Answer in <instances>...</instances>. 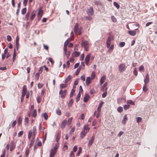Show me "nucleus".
<instances>
[{
	"label": "nucleus",
	"mask_w": 157,
	"mask_h": 157,
	"mask_svg": "<svg viewBox=\"0 0 157 157\" xmlns=\"http://www.w3.org/2000/svg\"><path fill=\"white\" fill-rule=\"evenodd\" d=\"M125 45V43L124 42H121L119 43V46L121 47H124Z\"/></svg>",
	"instance_id": "obj_50"
},
{
	"label": "nucleus",
	"mask_w": 157,
	"mask_h": 157,
	"mask_svg": "<svg viewBox=\"0 0 157 157\" xmlns=\"http://www.w3.org/2000/svg\"><path fill=\"white\" fill-rule=\"evenodd\" d=\"M117 110L118 112L120 113L123 110L122 107L121 106H119L118 107L117 109Z\"/></svg>",
	"instance_id": "obj_41"
},
{
	"label": "nucleus",
	"mask_w": 157,
	"mask_h": 157,
	"mask_svg": "<svg viewBox=\"0 0 157 157\" xmlns=\"http://www.w3.org/2000/svg\"><path fill=\"white\" fill-rule=\"evenodd\" d=\"M149 75L148 74H147L145 76V78L144 79V84H147L149 82Z\"/></svg>",
	"instance_id": "obj_8"
},
{
	"label": "nucleus",
	"mask_w": 157,
	"mask_h": 157,
	"mask_svg": "<svg viewBox=\"0 0 157 157\" xmlns=\"http://www.w3.org/2000/svg\"><path fill=\"white\" fill-rule=\"evenodd\" d=\"M82 151V149L81 147H80L78 148V150L76 154L77 156H79L81 152Z\"/></svg>",
	"instance_id": "obj_35"
},
{
	"label": "nucleus",
	"mask_w": 157,
	"mask_h": 157,
	"mask_svg": "<svg viewBox=\"0 0 157 157\" xmlns=\"http://www.w3.org/2000/svg\"><path fill=\"white\" fill-rule=\"evenodd\" d=\"M34 139H32L30 142V144H29V147H30L32 146L33 145L34 143Z\"/></svg>",
	"instance_id": "obj_53"
},
{
	"label": "nucleus",
	"mask_w": 157,
	"mask_h": 157,
	"mask_svg": "<svg viewBox=\"0 0 157 157\" xmlns=\"http://www.w3.org/2000/svg\"><path fill=\"white\" fill-rule=\"evenodd\" d=\"M50 157H53L55 155L56 151L54 150V149H52L50 151Z\"/></svg>",
	"instance_id": "obj_11"
},
{
	"label": "nucleus",
	"mask_w": 157,
	"mask_h": 157,
	"mask_svg": "<svg viewBox=\"0 0 157 157\" xmlns=\"http://www.w3.org/2000/svg\"><path fill=\"white\" fill-rule=\"evenodd\" d=\"M79 30V29H78V23H76L75 25V26L74 28V31L75 33L76 34H77L78 32V31Z\"/></svg>",
	"instance_id": "obj_14"
},
{
	"label": "nucleus",
	"mask_w": 157,
	"mask_h": 157,
	"mask_svg": "<svg viewBox=\"0 0 157 157\" xmlns=\"http://www.w3.org/2000/svg\"><path fill=\"white\" fill-rule=\"evenodd\" d=\"M23 134V131H20L18 134V136L19 137H20Z\"/></svg>",
	"instance_id": "obj_57"
},
{
	"label": "nucleus",
	"mask_w": 157,
	"mask_h": 157,
	"mask_svg": "<svg viewBox=\"0 0 157 157\" xmlns=\"http://www.w3.org/2000/svg\"><path fill=\"white\" fill-rule=\"evenodd\" d=\"M32 134V132L31 130H30L29 131V134L28 135V138L29 139H30L31 138Z\"/></svg>",
	"instance_id": "obj_40"
},
{
	"label": "nucleus",
	"mask_w": 157,
	"mask_h": 157,
	"mask_svg": "<svg viewBox=\"0 0 157 157\" xmlns=\"http://www.w3.org/2000/svg\"><path fill=\"white\" fill-rule=\"evenodd\" d=\"M67 86V85H66L65 84H61L60 86V89H62L63 88H65Z\"/></svg>",
	"instance_id": "obj_49"
},
{
	"label": "nucleus",
	"mask_w": 157,
	"mask_h": 157,
	"mask_svg": "<svg viewBox=\"0 0 157 157\" xmlns=\"http://www.w3.org/2000/svg\"><path fill=\"white\" fill-rule=\"evenodd\" d=\"M61 132H58L57 133L56 137V141L57 142V143L58 142L59 140L60 136H61Z\"/></svg>",
	"instance_id": "obj_22"
},
{
	"label": "nucleus",
	"mask_w": 157,
	"mask_h": 157,
	"mask_svg": "<svg viewBox=\"0 0 157 157\" xmlns=\"http://www.w3.org/2000/svg\"><path fill=\"white\" fill-rule=\"evenodd\" d=\"M113 5L117 9H119L120 8V5L117 2H113Z\"/></svg>",
	"instance_id": "obj_32"
},
{
	"label": "nucleus",
	"mask_w": 157,
	"mask_h": 157,
	"mask_svg": "<svg viewBox=\"0 0 157 157\" xmlns=\"http://www.w3.org/2000/svg\"><path fill=\"white\" fill-rule=\"evenodd\" d=\"M143 90L145 92H146L147 90V86L146 85V84H144V85L143 86Z\"/></svg>",
	"instance_id": "obj_44"
},
{
	"label": "nucleus",
	"mask_w": 157,
	"mask_h": 157,
	"mask_svg": "<svg viewBox=\"0 0 157 157\" xmlns=\"http://www.w3.org/2000/svg\"><path fill=\"white\" fill-rule=\"evenodd\" d=\"M92 80V79H91V78L90 77H87L86 81V86L89 85L91 82V80Z\"/></svg>",
	"instance_id": "obj_10"
},
{
	"label": "nucleus",
	"mask_w": 157,
	"mask_h": 157,
	"mask_svg": "<svg viewBox=\"0 0 157 157\" xmlns=\"http://www.w3.org/2000/svg\"><path fill=\"white\" fill-rule=\"evenodd\" d=\"M26 11V8H23L21 11V13L22 14L24 15Z\"/></svg>",
	"instance_id": "obj_38"
},
{
	"label": "nucleus",
	"mask_w": 157,
	"mask_h": 157,
	"mask_svg": "<svg viewBox=\"0 0 157 157\" xmlns=\"http://www.w3.org/2000/svg\"><path fill=\"white\" fill-rule=\"evenodd\" d=\"M41 97H40V96H39L37 99V102L38 103H40V101H41Z\"/></svg>",
	"instance_id": "obj_61"
},
{
	"label": "nucleus",
	"mask_w": 157,
	"mask_h": 157,
	"mask_svg": "<svg viewBox=\"0 0 157 157\" xmlns=\"http://www.w3.org/2000/svg\"><path fill=\"white\" fill-rule=\"evenodd\" d=\"M27 90L26 88V86L24 85L23 86V90L22 94V96L23 98H24L26 93Z\"/></svg>",
	"instance_id": "obj_7"
},
{
	"label": "nucleus",
	"mask_w": 157,
	"mask_h": 157,
	"mask_svg": "<svg viewBox=\"0 0 157 157\" xmlns=\"http://www.w3.org/2000/svg\"><path fill=\"white\" fill-rule=\"evenodd\" d=\"M81 79L82 80L84 81L85 80V77L84 75H82L80 77Z\"/></svg>",
	"instance_id": "obj_59"
},
{
	"label": "nucleus",
	"mask_w": 157,
	"mask_h": 157,
	"mask_svg": "<svg viewBox=\"0 0 157 157\" xmlns=\"http://www.w3.org/2000/svg\"><path fill=\"white\" fill-rule=\"evenodd\" d=\"M43 13V11L42 10V7H40L38 11V15H42Z\"/></svg>",
	"instance_id": "obj_23"
},
{
	"label": "nucleus",
	"mask_w": 157,
	"mask_h": 157,
	"mask_svg": "<svg viewBox=\"0 0 157 157\" xmlns=\"http://www.w3.org/2000/svg\"><path fill=\"white\" fill-rule=\"evenodd\" d=\"M15 147V145L14 144L13 142L12 141L11 142L10 146V151H12Z\"/></svg>",
	"instance_id": "obj_20"
},
{
	"label": "nucleus",
	"mask_w": 157,
	"mask_h": 157,
	"mask_svg": "<svg viewBox=\"0 0 157 157\" xmlns=\"http://www.w3.org/2000/svg\"><path fill=\"white\" fill-rule=\"evenodd\" d=\"M136 120L137 122V123H139L141 121L142 118L140 117H137L136 118Z\"/></svg>",
	"instance_id": "obj_52"
},
{
	"label": "nucleus",
	"mask_w": 157,
	"mask_h": 157,
	"mask_svg": "<svg viewBox=\"0 0 157 157\" xmlns=\"http://www.w3.org/2000/svg\"><path fill=\"white\" fill-rule=\"evenodd\" d=\"M139 70L140 71H143L144 70V67L143 65H141L139 68Z\"/></svg>",
	"instance_id": "obj_54"
},
{
	"label": "nucleus",
	"mask_w": 157,
	"mask_h": 157,
	"mask_svg": "<svg viewBox=\"0 0 157 157\" xmlns=\"http://www.w3.org/2000/svg\"><path fill=\"white\" fill-rule=\"evenodd\" d=\"M84 130H85L86 132H88L89 131V128L88 127V125L86 124L84 126Z\"/></svg>",
	"instance_id": "obj_27"
},
{
	"label": "nucleus",
	"mask_w": 157,
	"mask_h": 157,
	"mask_svg": "<svg viewBox=\"0 0 157 157\" xmlns=\"http://www.w3.org/2000/svg\"><path fill=\"white\" fill-rule=\"evenodd\" d=\"M72 119H73L72 117H71L70 118H69V119H68V120H67V125L69 126L71 124Z\"/></svg>",
	"instance_id": "obj_28"
},
{
	"label": "nucleus",
	"mask_w": 157,
	"mask_h": 157,
	"mask_svg": "<svg viewBox=\"0 0 157 157\" xmlns=\"http://www.w3.org/2000/svg\"><path fill=\"white\" fill-rule=\"evenodd\" d=\"M111 39L110 37H108L106 42V46L108 48H109L110 45Z\"/></svg>",
	"instance_id": "obj_16"
},
{
	"label": "nucleus",
	"mask_w": 157,
	"mask_h": 157,
	"mask_svg": "<svg viewBox=\"0 0 157 157\" xmlns=\"http://www.w3.org/2000/svg\"><path fill=\"white\" fill-rule=\"evenodd\" d=\"M73 103V100L72 99H71L68 104V106L71 107Z\"/></svg>",
	"instance_id": "obj_39"
},
{
	"label": "nucleus",
	"mask_w": 157,
	"mask_h": 157,
	"mask_svg": "<svg viewBox=\"0 0 157 157\" xmlns=\"http://www.w3.org/2000/svg\"><path fill=\"white\" fill-rule=\"evenodd\" d=\"M103 104V102L102 101L100 102V103L98 105V108H97V111L100 112L101 110V108Z\"/></svg>",
	"instance_id": "obj_19"
},
{
	"label": "nucleus",
	"mask_w": 157,
	"mask_h": 157,
	"mask_svg": "<svg viewBox=\"0 0 157 157\" xmlns=\"http://www.w3.org/2000/svg\"><path fill=\"white\" fill-rule=\"evenodd\" d=\"M42 115H43L45 120H47L48 119V115L47 113H45L42 114Z\"/></svg>",
	"instance_id": "obj_30"
},
{
	"label": "nucleus",
	"mask_w": 157,
	"mask_h": 157,
	"mask_svg": "<svg viewBox=\"0 0 157 157\" xmlns=\"http://www.w3.org/2000/svg\"><path fill=\"white\" fill-rule=\"evenodd\" d=\"M67 123V121L66 120H64L62 121L61 123V128L62 129H64Z\"/></svg>",
	"instance_id": "obj_6"
},
{
	"label": "nucleus",
	"mask_w": 157,
	"mask_h": 157,
	"mask_svg": "<svg viewBox=\"0 0 157 157\" xmlns=\"http://www.w3.org/2000/svg\"><path fill=\"white\" fill-rule=\"evenodd\" d=\"M106 78V76L105 75H103L101 78L100 83V84L101 85L104 82Z\"/></svg>",
	"instance_id": "obj_15"
},
{
	"label": "nucleus",
	"mask_w": 157,
	"mask_h": 157,
	"mask_svg": "<svg viewBox=\"0 0 157 157\" xmlns=\"http://www.w3.org/2000/svg\"><path fill=\"white\" fill-rule=\"evenodd\" d=\"M95 72L94 71H93L92 72L91 75V79H94L95 78Z\"/></svg>",
	"instance_id": "obj_36"
},
{
	"label": "nucleus",
	"mask_w": 157,
	"mask_h": 157,
	"mask_svg": "<svg viewBox=\"0 0 157 157\" xmlns=\"http://www.w3.org/2000/svg\"><path fill=\"white\" fill-rule=\"evenodd\" d=\"M69 43V42L68 40H66L64 42V46H63V49L64 52H65L66 53V51H67V45H68Z\"/></svg>",
	"instance_id": "obj_9"
},
{
	"label": "nucleus",
	"mask_w": 157,
	"mask_h": 157,
	"mask_svg": "<svg viewBox=\"0 0 157 157\" xmlns=\"http://www.w3.org/2000/svg\"><path fill=\"white\" fill-rule=\"evenodd\" d=\"M81 70V68H80V67H79L77 69L76 71V75H78L80 71Z\"/></svg>",
	"instance_id": "obj_55"
},
{
	"label": "nucleus",
	"mask_w": 157,
	"mask_h": 157,
	"mask_svg": "<svg viewBox=\"0 0 157 157\" xmlns=\"http://www.w3.org/2000/svg\"><path fill=\"white\" fill-rule=\"evenodd\" d=\"M84 58V54L83 53L82 54L80 58V60L82 61L83 60Z\"/></svg>",
	"instance_id": "obj_56"
},
{
	"label": "nucleus",
	"mask_w": 157,
	"mask_h": 157,
	"mask_svg": "<svg viewBox=\"0 0 157 157\" xmlns=\"http://www.w3.org/2000/svg\"><path fill=\"white\" fill-rule=\"evenodd\" d=\"M127 103L128 104H130L132 105H134V102L131 100H128L127 101Z\"/></svg>",
	"instance_id": "obj_31"
},
{
	"label": "nucleus",
	"mask_w": 157,
	"mask_h": 157,
	"mask_svg": "<svg viewBox=\"0 0 157 157\" xmlns=\"http://www.w3.org/2000/svg\"><path fill=\"white\" fill-rule=\"evenodd\" d=\"M36 16L35 13L34 11H33L31 13V16L30 17V20L32 21L33 20Z\"/></svg>",
	"instance_id": "obj_25"
},
{
	"label": "nucleus",
	"mask_w": 157,
	"mask_h": 157,
	"mask_svg": "<svg viewBox=\"0 0 157 157\" xmlns=\"http://www.w3.org/2000/svg\"><path fill=\"white\" fill-rule=\"evenodd\" d=\"M81 46L82 47L86 48L89 46V44L87 41H82L81 44Z\"/></svg>",
	"instance_id": "obj_5"
},
{
	"label": "nucleus",
	"mask_w": 157,
	"mask_h": 157,
	"mask_svg": "<svg viewBox=\"0 0 157 157\" xmlns=\"http://www.w3.org/2000/svg\"><path fill=\"white\" fill-rule=\"evenodd\" d=\"M137 29H136L134 30L133 31H129L128 33L129 34L132 36H134L136 35V32L135 31V30H137Z\"/></svg>",
	"instance_id": "obj_13"
},
{
	"label": "nucleus",
	"mask_w": 157,
	"mask_h": 157,
	"mask_svg": "<svg viewBox=\"0 0 157 157\" xmlns=\"http://www.w3.org/2000/svg\"><path fill=\"white\" fill-rule=\"evenodd\" d=\"M119 71L120 72H122L125 71L127 67L125 64L121 63L119 66Z\"/></svg>",
	"instance_id": "obj_1"
},
{
	"label": "nucleus",
	"mask_w": 157,
	"mask_h": 157,
	"mask_svg": "<svg viewBox=\"0 0 157 157\" xmlns=\"http://www.w3.org/2000/svg\"><path fill=\"white\" fill-rule=\"evenodd\" d=\"M75 91V90H74L73 89H72V90L71 93L70 95V97H72L73 96V95Z\"/></svg>",
	"instance_id": "obj_47"
},
{
	"label": "nucleus",
	"mask_w": 157,
	"mask_h": 157,
	"mask_svg": "<svg viewBox=\"0 0 157 157\" xmlns=\"http://www.w3.org/2000/svg\"><path fill=\"white\" fill-rule=\"evenodd\" d=\"M25 154L26 156H27L29 154V150L28 149H26Z\"/></svg>",
	"instance_id": "obj_64"
},
{
	"label": "nucleus",
	"mask_w": 157,
	"mask_h": 157,
	"mask_svg": "<svg viewBox=\"0 0 157 157\" xmlns=\"http://www.w3.org/2000/svg\"><path fill=\"white\" fill-rule=\"evenodd\" d=\"M30 13V12H28L25 16V18L27 19H29V17Z\"/></svg>",
	"instance_id": "obj_58"
},
{
	"label": "nucleus",
	"mask_w": 157,
	"mask_h": 157,
	"mask_svg": "<svg viewBox=\"0 0 157 157\" xmlns=\"http://www.w3.org/2000/svg\"><path fill=\"white\" fill-rule=\"evenodd\" d=\"M94 10L93 7H90L87 10V13L89 16H92L94 13Z\"/></svg>",
	"instance_id": "obj_2"
},
{
	"label": "nucleus",
	"mask_w": 157,
	"mask_h": 157,
	"mask_svg": "<svg viewBox=\"0 0 157 157\" xmlns=\"http://www.w3.org/2000/svg\"><path fill=\"white\" fill-rule=\"evenodd\" d=\"M36 131V127L34 126L33 128V132H32L33 139H34L35 138Z\"/></svg>",
	"instance_id": "obj_17"
},
{
	"label": "nucleus",
	"mask_w": 157,
	"mask_h": 157,
	"mask_svg": "<svg viewBox=\"0 0 157 157\" xmlns=\"http://www.w3.org/2000/svg\"><path fill=\"white\" fill-rule=\"evenodd\" d=\"M64 54L65 55V56H66L67 57V58H68L70 55V51H68V52L67 53V50L66 51V53H65V52H64Z\"/></svg>",
	"instance_id": "obj_45"
},
{
	"label": "nucleus",
	"mask_w": 157,
	"mask_h": 157,
	"mask_svg": "<svg viewBox=\"0 0 157 157\" xmlns=\"http://www.w3.org/2000/svg\"><path fill=\"white\" fill-rule=\"evenodd\" d=\"M22 119L21 117L20 116L18 118L17 121V124L19 125L22 122Z\"/></svg>",
	"instance_id": "obj_34"
},
{
	"label": "nucleus",
	"mask_w": 157,
	"mask_h": 157,
	"mask_svg": "<svg viewBox=\"0 0 157 157\" xmlns=\"http://www.w3.org/2000/svg\"><path fill=\"white\" fill-rule=\"evenodd\" d=\"M89 98V94H86L84 97V101L85 102H86L88 101Z\"/></svg>",
	"instance_id": "obj_18"
},
{
	"label": "nucleus",
	"mask_w": 157,
	"mask_h": 157,
	"mask_svg": "<svg viewBox=\"0 0 157 157\" xmlns=\"http://www.w3.org/2000/svg\"><path fill=\"white\" fill-rule=\"evenodd\" d=\"M37 115V112L36 109L34 110L33 113L32 115V117H35Z\"/></svg>",
	"instance_id": "obj_46"
},
{
	"label": "nucleus",
	"mask_w": 157,
	"mask_h": 157,
	"mask_svg": "<svg viewBox=\"0 0 157 157\" xmlns=\"http://www.w3.org/2000/svg\"><path fill=\"white\" fill-rule=\"evenodd\" d=\"M16 51L15 49H14V51H13V62H14L15 59V57H16Z\"/></svg>",
	"instance_id": "obj_37"
},
{
	"label": "nucleus",
	"mask_w": 157,
	"mask_h": 157,
	"mask_svg": "<svg viewBox=\"0 0 157 157\" xmlns=\"http://www.w3.org/2000/svg\"><path fill=\"white\" fill-rule=\"evenodd\" d=\"M129 105H125L124 106V109L125 110H126L129 109Z\"/></svg>",
	"instance_id": "obj_51"
},
{
	"label": "nucleus",
	"mask_w": 157,
	"mask_h": 157,
	"mask_svg": "<svg viewBox=\"0 0 157 157\" xmlns=\"http://www.w3.org/2000/svg\"><path fill=\"white\" fill-rule=\"evenodd\" d=\"M71 75H69L67 78L66 79L64 83H67L71 79Z\"/></svg>",
	"instance_id": "obj_24"
},
{
	"label": "nucleus",
	"mask_w": 157,
	"mask_h": 157,
	"mask_svg": "<svg viewBox=\"0 0 157 157\" xmlns=\"http://www.w3.org/2000/svg\"><path fill=\"white\" fill-rule=\"evenodd\" d=\"M86 133L85 130L83 131L80 134V137L82 138H83L85 136Z\"/></svg>",
	"instance_id": "obj_26"
},
{
	"label": "nucleus",
	"mask_w": 157,
	"mask_h": 157,
	"mask_svg": "<svg viewBox=\"0 0 157 157\" xmlns=\"http://www.w3.org/2000/svg\"><path fill=\"white\" fill-rule=\"evenodd\" d=\"M7 39L8 41H10L11 40V37L10 36H7Z\"/></svg>",
	"instance_id": "obj_60"
},
{
	"label": "nucleus",
	"mask_w": 157,
	"mask_h": 157,
	"mask_svg": "<svg viewBox=\"0 0 157 157\" xmlns=\"http://www.w3.org/2000/svg\"><path fill=\"white\" fill-rule=\"evenodd\" d=\"M67 92V90H61L59 92V94L61 95V97L63 98H65Z\"/></svg>",
	"instance_id": "obj_3"
},
{
	"label": "nucleus",
	"mask_w": 157,
	"mask_h": 157,
	"mask_svg": "<svg viewBox=\"0 0 157 157\" xmlns=\"http://www.w3.org/2000/svg\"><path fill=\"white\" fill-rule=\"evenodd\" d=\"M125 101V100L123 98H119L117 100V102L118 104H121Z\"/></svg>",
	"instance_id": "obj_12"
},
{
	"label": "nucleus",
	"mask_w": 157,
	"mask_h": 157,
	"mask_svg": "<svg viewBox=\"0 0 157 157\" xmlns=\"http://www.w3.org/2000/svg\"><path fill=\"white\" fill-rule=\"evenodd\" d=\"M75 127H74L72 128L69 132V134H71L73 133L75 130Z\"/></svg>",
	"instance_id": "obj_48"
},
{
	"label": "nucleus",
	"mask_w": 157,
	"mask_h": 157,
	"mask_svg": "<svg viewBox=\"0 0 157 157\" xmlns=\"http://www.w3.org/2000/svg\"><path fill=\"white\" fill-rule=\"evenodd\" d=\"M94 3L96 5H101V2L99 1H94Z\"/></svg>",
	"instance_id": "obj_33"
},
{
	"label": "nucleus",
	"mask_w": 157,
	"mask_h": 157,
	"mask_svg": "<svg viewBox=\"0 0 157 157\" xmlns=\"http://www.w3.org/2000/svg\"><path fill=\"white\" fill-rule=\"evenodd\" d=\"M93 142V141L90 140L89 141V143H88V146H91L92 145V144Z\"/></svg>",
	"instance_id": "obj_62"
},
{
	"label": "nucleus",
	"mask_w": 157,
	"mask_h": 157,
	"mask_svg": "<svg viewBox=\"0 0 157 157\" xmlns=\"http://www.w3.org/2000/svg\"><path fill=\"white\" fill-rule=\"evenodd\" d=\"M128 119L127 117V115L126 114H125L124 115L123 119L122 121V123L124 124H125L126 123V122L128 120Z\"/></svg>",
	"instance_id": "obj_21"
},
{
	"label": "nucleus",
	"mask_w": 157,
	"mask_h": 157,
	"mask_svg": "<svg viewBox=\"0 0 157 157\" xmlns=\"http://www.w3.org/2000/svg\"><path fill=\"white\" fill-rule=\"evenodd\" d=\"M25 124H27L28 123V121H29V119L27 117H26L25 118Z\"/></svg>",
	"instance_id": "obj_63"
},
{
	"label": "nucleus",
	"mask_w": 157,
	"mask_h": 157,
	"mask_svg": "<svg viewBox=\"0 0 157 157\" xmlns=\"http://www.w3.org/2000/svg\"><path fill=\"white\" fill-rule=\"evenodd\" d=\"M56 113L59 115H61V111L59 110V109H57L56 110Z\"/></svg>",
	"instance_id": "obj_43"
},
{
	"label": "nucleus",
	"mask_w": 157,
	"mask_h": 157,
	"mask_svg": "<svg viewBox=\"0 0 157 157\" xmlns=\"http://www.w3.org/2000/svg\"><path fill=\"white\" fill-rule=\"evenodd\" d=\"M90 57V54H88L86 57L85 59V62L86 65H88Z\"/></svg>",
	"instance_id": "obj_4"
},
{
	"label": "nucleus",
	"mask_w": 157,
	"mask_h": 157,
	"mask_svg": "<svg viewBox=\"0 0 157 157\" xmlns=\"http://www.w3.org/2000/svg\"><path fill=\"white\" fill-rule=\"evenodd\" d=\"M111 18L112 21L113 22H116L117 21V19L116 18L114 17V16H112L111 17Z\"/></svg>",
	"instance_id": "obj_42"
},
{
	"label": "nucleus",
	"mask_w": 157,
	"mask_h": 157,
	"mask_svg": "<svg viewBox=\"0 0 157 157\" xmlns=\"http://www.w3.org/2000/svg\"><path fill=\"white\" fill-rule=\"evenodd\" d=\"M80 55V53L79 52H75L74 53L72 54V55L74 57L78 56Z\"/></svg>",
	"instance_id": "obj_29"
}]
</instances>
